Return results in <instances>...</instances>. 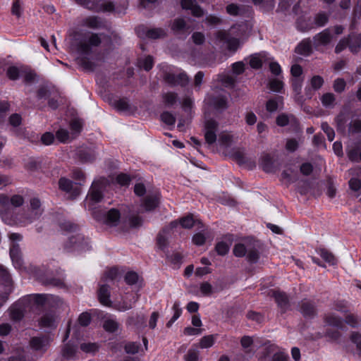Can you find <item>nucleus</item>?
Returning <instances> with one entry per match:
<instances>
[{
	"mask_svg": "<svg viewBox=\"0 0 361 361\" xmlns=\"http://www.w3.org/2000/svg\"><path fill=\"white\" fill-rule=\"evenodd\" d=\"M283 104V98L281 97H276L271 99L267 102V110L269 112L276 111Z\"/></svg>",
	"mask_w": 361,
	"mask_h": 361,
	"instance_id": "nucleus-29",
	"label": "nucleus"
},
{
	"mask_svg": "<svg viewBox=\"0 0 361 361\" xmlns=\"http://www.w3.org/2000/svg\"><path fill=\"white\" fill-rule=\"evenodd\" d=\"M218 123L213 119H208L204 123V138L208 145H212L216 141Z\"/></svg>",
	"mask_w": 361,
	"mask_h": 361,
	"instance_id": "nucleus-11",
	"label": "nucleus"
},
{
	"mask_svg": "<svg viewBox=\"0 0 361 361\" xmlns=\"http://www.w3.org/2000/svg\"><path fill=\"white\" fill-rule=\"evenodd\" d=\"M104 34L85 32L75 38V47L80 54H89L94 48L99 47L104 39Z\"/></svg>",
	"mask_w": 361,
	"mask_h": 361,
	"instance_id": "nucleus-1",
	"label": "nucleus"
},
{
	"mask_svg": "<svg viewBox=\"0 0 361 361\" xmlns=\"http://www.w3.org/2000/svg\"><path fill=\"white\" fill-rule=\"evenodd\" d=\"M232 142V135L228 132H222L219 135L220 145L228 146Z\"/></svg>",
	"mask_w": 361,
	"mask_h": 361,
	"instance_id": "nucleus-44",
	"label": "nucleus"
},
{
	"mask_svg": "<svg viewBox=\"0 0 361 361\" xmlns=\"http://www.w3.org/2000/svg\"><path fill=\"white\" fill-rule=\"evenodd\" d=\"M42 213L41 202L37 198H32L30 200V209L27 214H18L15 219V223L21 226H25L35 219H38Z\"/></svg>",
	"mask_w": 361,
	"mask_h": 361,
	"instance_id": "nucleus-4",
	"label": "nucleus"
},
{
	"mask_svg": "<svg viewBox=\"0 0 361 361\" xmlns=\"http://www.w3.org/2000/svg\"><path fill=\"white\" fill-rule=\"evenodd\" d=\"M98 348L95 343H82L80 345V349L85 353H95Z\"/></svg>",
	"mask_w": 361,
	"mask_h": 361,
	"instance_id": "nucleus-54",
	"label": "nucleus"
},
{
	"mask_svg": "<svg viewBox=\"0 0 361 361\" xmlns=\"http://www.w3.org/2000/svg\"><path fill=\"white\" fill-rule=\"evenodd\" d=\"M172 310L173 312V315L166 324V326L168 327H170L173 324V323L180 317V316L182 314V309L180 308V305L178 302H174L172 307Z\"/></svg>",
	"mask_w": 361,
	"mask_h": 361,
	"instance_id": "nucleus-33",
	"label": "nucleus"
},
{
	"mask_svg": "<svg viewBox=\"0 0 361 361\" xmlns=\"http://www.w3.org/2000/svg\"><path fill=\"white\" fill-rule=\"evenodd\" d=\"M297 53L302 55H308L312 51V44L310 39L302 41L296 47Z\"/></svg>",
	"mask_w": 361,
	"mask_h": 361,
	"instance_id": "nucleus-27",
	"label": "nucleus"
},
{
	"mask_svg": "<svg viewBox=\"0 0 361 361\" xmlns=\"http://www.w3.org/2000/svg\"><path fill=\"white\" fill-rule=\"evenodd\" d=\"M317 252L321 256V257L329 265H334L337 263V260L335 256L327 250L320 249Z\"/></svg>",
	"mask_w": 361,
	"mask_h": 361,
	"instance_id": "nucleus-30",
	"label": "nucleus"
},
{
	"mask_svg": "<svg viewBox=\"0 0 361 361\" xmlns=\"http://www.w3.org/2000/svg\"><path fill=\"white\" fill-rule=\"evenodd\" d=\"M23 198L22 196L15 195L9 198L5 195H0V213L1 218L4 220L5 214L10 209V207H20L23 204Z\"/></svg>",
	"mask_w": 361,
	"mask_h": 361,
	"instance_id": "nucleus-8",
	"label": "nucleus"
},
{
	"mask_svg": "<svg viewBox=\"0 0 361 361\" xmlns=\"http://www.w3.org/2000/svg\"><path fill=\"white\" fill-rule=\"evenodd\" d=\"M195 221L193 217L190 215L186 216L180 220V224L183 228H190L193 226Z\"/></svg>",
	"mask_w": 361,
	"mask_h": 361,
	"instance_id": "nucleus-55",
	"label": "nucleus"
},
{
	"mask_svg": "<svg viewBox=\"0 0 361 361\" xmlns=\"http://www.w3.org/2000/svg\"><path fill=\"white\" fill-rule=\"evenodd\" d=\"M147 37L151 39H159L166 36V31L161 28H152L147 31Z\"/></svg>",
	"mask_w": 361,
	"mask_h": 361,
	"instance_id": "nucleus-35",
	"label": "nucleus"
},
{
	"mask_svg": "<svg viewBox=\"0 0 361 361\" xmlns=\"http://www.w3.org/2000/svg\"><path fill=\"white\" fill-rule=\"evenodd\" d=\"M59 188L66 192H71L73 188V183L71 180L61 178L59 181Z\"/></svg>",
	"mask_w": 361,
	"mask_h": 361,
	"instance_id": "nucleus-42",
	"label": "nucleus"
},
{
	"mask_svg": "<svg viewBox=\"0 0 361 361\" xmlns=\"http://www.w3.org/2000/svg\"><path fill=\"white\" fill-rule=\"evenodd\" d=\"M181 6L185 10H190L195 17H201L204 14L203 10L197 4L195 0H182Z\"/></svg>",
	"mask_w": 361,
	"mask_h": 361,
	"instance_id": "nucleus-16",
	"label": "nucleus"
},
{
	"mask_svg": "<svg viewBox=\"0 0 361 361\" xmlns=\"http://www.w3.org/2000/svg\"><path fill=\"white\" fill-rule=\"evenodd\" d=\"M90 247L87 240L80 235H73L70 238L69 242L65 245V248L69 251L71 250H85Z\"/></svg>",
	"mask_w": 361,
	"mask_h": 361,
	"instance_id": "nucleus-10",
	"label": "nucleus"
},
{
	"mask_svg": "<svg viewBox=\"0 0 361 361\" xmlns=\"http://www.w3.org/2000/svg\"><path fill=\"white\" fill-rule=\"evenodd\" d=\"M261 165L266 172H271L273 169L272 157L269 154H265L262 157Z\"/></svg>",
	"mask_w": 361,
	"mask_h": 361,
	"instance_id": "nucleus-37",
	"label": "nucleus"
},
{
	"mask_svg": "<svg viewBox=\"0 0 361 361\" xmlns=\"http://www.w3.org/2000/svg\"><path fill=\"white\" fill-rule=\"evenodd\" d=\"M166 82L171 86H185L188 83L189 79L185 73L169 71L164 75Z\"/></svg>",
	"mask_w": 361,
	"mask_h": 361,
	"instance_id": "nucleus-9",
	"label": "nucleus"
},
{
	"mask_svg": "<svg viewBox=\"0 0 361 361\" xmlns=\"http://www.w3.org/2000/svg\"><path fill=\"white\" fill-rule=\"evenodd\" d=\"M255 243H250L249 249L246 255L247 259L251 263H256L259 258V252Z\"/></svg>",
	"mask_w": 361,
	"mask_h": 361,
	"instance_id": "nucleus-21",
	"label": "nucleus"
},
{
	"mask_svg": "<svg viewBox=\"0 0 361 361\" xmlns=\"http://www.w3.org/2000/svg\"><path fill=\"white\" fill-rule=\"evenodd\" d=\"M93 215L95 219L102 221L109 228H114L119 232L126 231L128 229L126 218L122 216L117 209L112 208L108 210L102 216H99L95 212Z\"/></svg>",
	"mask_w": 361,
	"mask_h": 361,
	"instance_id": "nucleus-2",
	"label": "nucleus"
},
{
	"mask_svg": "<svg viewBox=\"0 0 361 361\" xmlns=\"http://www.w3.org/2000/svg\"><path fill=\"white\" fill-rule=\"evenodd\" d=\"M81 25L92 29H97L102 27V23L100 18L97 16H88L82 19Z\"/></svg>",
	"mask_w": 361,
	"mask_h": 361,
	"instance_id": "nucleus-22",
	"label": "nucleus"
},
{
	"mask_svg": "<svg viewBox=\"0 0 361 361\" xmlns=\"http://www.w3.org/2000/svg\"><path fill=\"white\" fill-rule=\"evenodd\" d=\"M328 16L325 13H319L314 18V22L318 26H324L328 21Z\"/></svg>",
	"mask_w": 361,
	"mask_h": 361,
	"instance_id": "nucleus-61",
	"label": "nucleus"
},
{
	"mask_svg": "<svg viewBox=\"0 0 361 361\" xmlns=\"http://www.w3.org/2000/svg\"><path fill=\"white\" fill-rule=\"evenodd\" d=\"M50 342L51 339L48 336L34 337L30 341V346L35 350L45 351Z\"/></svg>",
	"mask_w": 361,
	"mask_h": 361,
	"instance_id": "nucleus-15",
	"label": "nucleus"
},
{
	"mask_svg": "<svg viewBox=\"0 0 361 361\" xmlns=\"http://www.w3.org/2000/svg\"><path fill=\"white\" fill-rule=\"evenodd\" d=\"M106 182L105 178H101L92 183L86 198V204L89 209H92L94 204L98 203L102 200V192Z\"/></svg>",
	"mask_w": 361,
	"mask_h": 361,
	"instance_id": "nucleus-7",
	"label": "nucleus"
},
{
	"mask_svg": "<svg viewBox=\"0 0 361 361\" xmlns=\"http://www.w3.org/2000/svg\"><path fill=\"white\" fill-rule=\"evenodd\" d=\"M332 36L329 29H325L322 32L317 34L313 39L316 47L324 46L328 44L331 40Z\"/></svg>",
	"mask_w": 361,
	"mask_h": 361,
	"instance_id": "nucleus-18",
	"label": "nucleus"
},
{
	"mask_svg": "<svg viewBox=\"0 0 361 361\" xmlns=\"http://www.w3.org/2000/svg\"><path fill=\"white\" fill-rule=\"evenodd\" d=\"M95 8L93 11H103V12H111L114 9V5L111 1H104L101 4H97L95 6Z\"/></svg>",
	"mask_w": 361,
	"mask_h": 361,
	"instance_id": "nucleus-41",
	"label": "nucleus"
},
{
	"mask_svg": "<svg viewBox=\"0 0 361 361\" xmlns=\"http://www.w3.org/2000/svg\"><path fill=\"white\" fill-rule=\"evenodd\" d=\"M250 242L245 243H238L233 247V254L235 257H242L247 255Z\"/></svg>",
	"mask_w": 361,
	"mask_h": 361,
	"instance_id": "nucleus-28",
	"label": "nucleus"
},
{
	"mask_svg": "<svg viewBox=\"0 0 361 361\" xmlns=\"http://www.w3.org/2000/svg\"><path fill=\"white\" fill-rule=\"evenodd\" d=\"M56 137L61 142H66L70 139L68 131L63 128L57 130Z\"/></svg>",
	"mask_w": 361,
	"mask_h": 361,
	"instance_id": "nucleus-52",
	"label": "nucleus"
},
{
	"mask_svg": "<svg viewBox=\"0 0 361 361\" xmlns=\"http://www.w3.org/2000/svg\"><path fill=\"white\" fill-rule=\"evenodd\" d=\"M124 349L128 354H135L139 351L140 344L135 342H129L125 345Z\"/></svg>",
	"mask_w": 361,
	"mask_h": 361,
	"instance_id": "nucleus-49",
	"label": "nucleus"
},
{
	"mask_svg": "<svg viewBox=\"0 0 361 361\" xmlns=\"http://www.w3.org/2000/svg\"><path fill=\"white\" fill-rule=\"evenodd\" d=\"M264 60V56L262 54H255L250 56V65L253 68H259Z\"/></svg>",
	"mask_w": 361,
	"mask_h": 361,
	"instance_id": "nucleus-32",
	"label": "nucleus"
},
{
	"mask_svg": "<svg viewBox=\"0 0 361 361\" xmlns=\"http://www.w3.org/2000/svg\"><path fill=\"white\" fill-rule=\"evenodd\" d=\"M273 296L274 297L278 306L282 310L284 311L288 308L289 305L288 298L284 293L280 291H274Z\"/></svg>",
	"mask_w": 361,
	"mask_h": 361,
	"instance_id": "nucleus-23",
	"label": "nucleus"
},
{
	"mask_svg": "<svg viewBox=\"0 0 361 361\" xmlns=\"http://www.w3.org/2000/svg\"><path fill=\"white\" fill-rule=\"evenodd\" d=\"M226 9L229 15L234 16H238L241 11V8L235 4H228Z\"/></svg>",
	"mask_w": 361,
	"mask_h": 361,
	"instance_id": "nucleus-58",
	"label": "nucleus"
},
{
	"mask_svg": "<svg viewBox=\"0 0 361 361\" xmlns=\"http://www.w3.org/2000/svg\"><path fill=\"white\" fill-rule=\"evenodd\" d=\"M184 359L185 361H198L199 350L193 348L189 349L187 354L184 356Z\"/></svg>",
	"mask_w": 361,
	"mask_h": 361,
	"instance_id": "nucleus-45",
	"label": "nucleus"
},
{
	"mask_svg": "<svg viewBox=\"0 0 361 361\" xmlns=\"http://www.w3.org/2000/svg\"><path fill=\"white\" fill-rule=\"evenodd\" d=\"M158 195H147L142 206L145 211L153 210L158 204Z\"/></svg>",
	"mask_w": 361,
	"mask_h": 361,
	"instance_id": "nucleus-24",
	"label": "nucleus"
},
{
	"mask_svg": "<svg viewBox=\"0 0 361 361\" xmlns=\"http://www.w3.org/2000/svg\"><path fill=\"white\" fill-rule=\"evenodd\" d=\"M348 40L350 51L357 52L361 47V36L360 35H350Z\"/></svg>",
	"mask_w": 361,
	"mask_h": 361,
	"instance_id": "nucleus-26",
	"label": "nucleus"
},
{
	"mask_svg": "<svg viewBox=\"0 0 361 361\" xmlns=\"http://www.w3.org/2000/svg\"><path fill=\"white\" fill-rule=\"evenodd\" d=\"M361 149L360 146L355 145L347 150V155L352 161H359V157Z\"/></svg>",
	"mask_w": 361,
	"mask_h": 361,
	"instance_id": "nucleus-36",
	"label": "nucleus"
},
{
	"mask_svg": "<svg viewBox=\"0 0 361 361\" xmlns=\"http://www.w3.org/2000/svg\"><path fill=\"white\" fill-rule=\"evenodd\" d=\"M109 287L106 285L101 286L98 292L99 302L104 306H111V302L109 299Z\"/></svg>",
	"mask_w": 361,
	"mask_h": 361,
	"instance_id": "nucleus-19",
	"label": "nucleus"
},
{
	"mask_svg": "<svg viewBox=\"0 0 361 361\" xmlns=\"http://www.w3.org/2000/svg\"><path fill=\"white\" fill-rule=\"evenodd\" d=\"M76 352V346L67 343L63 349V356L67 359L74 356Z\"/></svg>",
	"mask_w": 361,
	"mask_h": 361,
	"instance_id": "nucleus-43",
	"label": "nucleus"
},
{
	"mask_svg": "<svg viewBox=\"0 0 361 361\" xmlns=\"http://www.w3.org/2000/svg\"><path fill=\"white\" fill-rule=\"evenodd\" d=\"M322 129L326 134L329 141H333L335 137V133L332 128H331L327 123H322Z\"/></svg>",
	"mask_w": 361,
	"mask_h": 361,
	"instance_id": "nucleus-56",
	"label": "nucleus"
},
{
	"mask_svg": "<svg viewBox=\"0 0 361 361\" xmlns=\"http://www.w3.org/2000/svg\"><path fill=\"white\" fill-rule=\"evenodd\" d=\"M334 101L335 97L332 93H326L322 97V104L326 107L331 106Z\"/></svg>",
	"mask_w": 361,
	"mask_h": 361,
	"instance_id": "nucleus-51",
	"label": "nucleus"
},
{
	"mask_svg": "<svg viewBox=\"0 0 361 361\" xmlns=\"http://www.w3.org/2000/svg\"><path fill=\"white\" fill-rule=\"evenodd\" d=\"M324 322L329 326H334L340 329H343V319L333 313H329L325 316Z\"/></svg>",
	"mask_w": 361,
	"mask_h": 361,
	"instance_id": "nucleus-20",
	"label": "nucleus"
},
{
	"mask_svg": "<svg viewBox=\"0 0 361 361\" xmlns=\"http://www.w3.org/2000/svg\"><path fill=\"white\" fill-rule=\"evenodd\" d=\"M325 336L332 341H338L341 336V334L338 330L327 329Z\"/></svg>",
	"mask_w": 361,
	"mask_h": 361,
	"instance_id": "nucleus-63",
	"label": "nucleus"
},
{
	"mask_svg": "<svg viewBox=\"0 0 361 361\" xmlns=\"http://www.w3.org/2000/svg\"><path fill=\"white\" fill-rule=\"evenodd\" d=\"M138 65L140 68H144L145 71L152 69L154 65V60L151 56H147L140 59L138 61Z\"/></svg>",
	"mask_w": 361,
	"mask_h": 361,
	"instance_id": "nucleus-38",
	"label": "nucleus"
},
{
	"mask_svg": "<svg viewBox=\"0 0 361 361\" xmlns=\"http://www.w3.org/2000/svg\"><path fill=\"white\" fill-rule=\"evenodd\" d=\"M271 361H289L288 354L283 351H279L274 354Z\"/></svg>",
	"mask_w": 361,
	"mask_h": 361,
	"instance_id": "nucleus-64",
	"label": "nucleus"
},
{
	"mask_svg": "<svg viewBox=\"0 0 361 361\" xmlns=\"http://www.w3.org/2000/svg\"><path fill=\"white\" fill-rule=\"evenodd\" d=\"M23 301H26L27 305L32 303L37 305H49L56 308L60 307L63 304V302L59 297L45 294L30 295L23 298Z\"/></svg>",
	"mask_w": 361,
	"mask_h": 361,
	"instance_id": "nucleus-5",
	"label": "nucleus"
},
{
	"mask_svg": "<svg viewBox=\"0 0 361 361\" xmlns=\"http://www.w3.org/2000/svg\"><path fill=\"white\" fill-rule=\"evenodd\" d=\"M186 25L185 22L182 18L176 19L172 25V30L175 32H180L185 29Z\"/></svg>",
	"mask_w": 361,
	"mask_h": 361,
	"instance_id": "nucleus-59",
	"label": "nucleus"
},
{
	"mask_svg": "<svg viewBox=\"0 0 361 361\" xmlns=\"http://www.w3.org/2000/svg\"><path fill=\"white\" fill-rule=\"evenodd\" d=\"M253 4L264 11L271 10L274 7V0H252Z\"/></svg>",
	"mask_w": 361,
	"mask_h": 361,
	"instance_id": "nucleus-31",
	"label": "nucleus"
},
{
	"mask_svg": "<svg viewBox=\"0 0 361 361\" xmlns=\"http://www.w3.org/2000/svg\"><path fill=\"white\" fill-rule=\"evenodd\" d=\"M60 227L62 230L66 231H75L78 229V226L70 221L64 220L60 223Z\"/></svg>",
	"mask_w": 361,
	"mask_h": 361,
	"instance_id": "nucleus-53",
	"label": "nucleus"
},
{
	"mask_svg": "<svg viewBox=\"0 0 361 361\" xmlns=\"http://www.w3.org/2000/svg\"><path fill=\"white\" fill-rule=\"evenodd\" d=\"M10 243V257L14 267L20 269L23 267V260L21 258V252L19 242L23 239V236L17 233L8 234Z\"/></svg>",
	"mask_w": 361,
	"mask_h": 361,
	"instance_id": "nucleus-6",
	"label": "nucleus"
},
{
	"mask_svg": "<svg viewBox=\"0 0 361 361\" xmlns=\"http://www.w3.org/2000/svg\"><path fill=\"white\" fill-rule=\"evenodd\" d=\"M206 101L210 106L217 111H222L227 108L226 98L224 96L208 97Z\"/></svg>",
	"mask_w": 361,
	"mask_h": 361,
	"instance_id": "nucleus-17",
	"label": "nucleus"
},
{
	"mask_svg": "<svg viewBox=\"0 0 361 361\" xmlns=\"http://www.w3.org/2000/svg\"><path fill=\"white\" fill-rule=\"evenodd\" d=\"M164 103L168 106L173 105L177 101V94L173 92H167L163 95Z\"/></svg>",
	"mask_w": 361,
	"mask_h": 361,
	"instance_id": "nucleus-47",
	"label": "nucleus"
},
{
	"mask_svg": "<svg viewBox=\"0 0 361 361\" xmlns=\"http://www.w3.org/2000/svg\"><path fill=\"white\" fill-rule=\"evenodd\" d=\"M138 298L137 295H132L130 298L126 297L122 301H116L114 303V308L120 312H125L133 308Z\"/></svg>",
	"mask_w": 361,
	"mask_h": 361,
	"instance_id": "nucleus-13",
	"label": "nucleus"
},
{
	"mask_svg": "<svg viewBox=\"0 0 361 361\" xmlns=\"http://www.w3.org/2000/svg\"><path fill=\"white\" fill-rule=\"evenodd\" d=\"M161 118L164 123L169 126H173L176 122V118L174 116L168 111L164 112L161 115Z\"/></svg>",
	"mask_w": 361,
	"mask_h": 361,
	"instance_id": "nucleus-50",
	"label": "nucleus"
},
{
	"mask_svg": "<svg viewBox=\"0 0 361 361\" xmlns=\"http://www.w3.org/2000/svg\"><path fill=\"white\" fill-rule=\"evenodd\" d=\"M215 341V337L213 335H208L202 337L200 341L199 345L201 348H209L212 347Z\"/></svg>",
	"mask_w": 361,
	"mask_h": 361,
	"instance_id": "nucleus-40",
	"label": "nucleus"
},
{
	"mask_svg": "<svg viewBox=\"0 0 361 361\" xmlns=\"http://www.w3.org/2000/svg\"><path fill=\"white\" fill-rule=\"evenodd\" d=\"M216 251L220 255H225L229 250V246L226 243L219 242L216 245Z\"/></svg>",
	"mask_w": 361,
	"mask_h": 361,
	"instance_id": "nucleus-62",
	"label": "nucleus"
},
{
	"mask_svg": "<svg viewBox=\"0 0 361 361\" xmlns=\"http://www.w3.org/2000/svg\"><path fill=\"white\" fill-rule=\"evenodd\" d=\"M323 83V78L319 75H315L312 77L310 80L311 87L314 90L319 89L322 86Z\"/></svg>",
	"mask_w": 361,
	"mask_h": 361,
	"instance_id": "nucleus-57",
	"label": "nucleus"
},
{
	"mask_svg": "<svg viewBox=\"0 0 361 361\" xmlns=\"http://www.w3.org/2000/svg\"><path fill=\"white\" fill-rule=\"evenodd\" d=\"M118 323L112 318L106 319L103 324L104 329L109 332H114L118 328Z\"/></svg>",
	"mask_w": 361,
	"mask_h": 361,
	"instance_id": "nucleus-39",
	"label": "nucleus"
},
{
	"mask_svg": "<svg viewBox=\"0 0 361 361\" xmlns=\"http://www.w3.org/2000/svg\"><path fill=\"white\" fill-rule=\"evenodd\" d=\"M350 339L356 345L358 353L361 356V334L353 332L350 336Z\"/></svg>",
	"mask_w": 361,
	"mask_h": 361,
	"instance_id": "nucleus-60",
	"label": "nucleus"
},
{
	"mask_svg": "<svg viewBox=\"0 0 361 361\" xmlns=\"http://www.w3.org/2000/svg\"><path fill=\"white\" fill-rule=\"evenodd\" d=\"M125 281L129 285L135 284L139 281V276L136 272L128 271L126 274Z\"/></svg>",
	"mask_w": 361,
	"mask_h": 361,
	"instance_id": "nucleus-48",
	"label": "nucleus"
},
{
	"mask_svg": "<svg viewBox=\"0 0 361 361\" xmlns=\"http://www.w3.org/2000/svg\"><path fill=\"white\" fill-rule=\"evenodd\" d=\"M241 35V30L239 25L233 26L228 31L220 30L216 34V39L220 43L226 45L228 50L235 51L240 45L238 37Z\"/></svg>",
	"mask_w": 361,
	"mask_h": 361,
	"instance_id": "nucleus-3",
	"label": "nucleus"
},
{
	"mask_svg": "<svg viewBox=\"0 0 361 361\" xmlns=\"http://www.w3.org/2000/svg\"><path fill=\"white\" fill-rule=\"evenodd\" d=\"M269 89L276 92H281L283 88V82L280 78H272L269 82Z\"/></svg>",
	"mask_w": 361,
	"mask_h": 361,
	"instance_id": "nucleus-34",
	"label": "nucleus"
},
{
	"mask_svg": "<svg viewBox=\"0 0 361 361\" xmlns=\"http://www.w3.org/2000/svg\"><path fill=\"white\" fill-rule=\"evenodd\" d=\"M300 312L305 317H312L316 310L312 302L305 300L301 302Z\"/></svg>",
	"mask_w": 361,
	"mask_h": 361,
	"instance_id": "nucleus-25",
	"label": "nucleus"
},
{
	"mask_svg": "<svg viewBox=\"0 0 361 361\" xmlns=\"http://www.w3.org/2000/svg\"><path fill=\"white\" fill-rule=\"evenodd\" d=\"M59 323V317L53 311L44 312L39 319V324L44 329H56Z\"/></svg>",
	"mask_w": 361,
	"mask_h": 361,
	"instance_id": "nucleus-12",
	"label": "nucleus"
},
{
	"mask_svg": "<svg viewBox=\"0 0 361 361\" xmlns=\"http://www.w3.org/2000/svg\"><path fill=\"white\" fill-rule=\"evenodd\" d=\"M294 120L295 118L293 116L281 114L276 118V123L280 126H285Z\"/></svg>",
	"mask_w": 361,
	"mask_h": 361,
	"instance_id": "nucleus-46",
	"label": "nucleus"
},
{
	"mask_svg": "<svg viewBox=\"0 0 361 361\" xmlns=\"http://www.w3.org/2000/svg\"><path fill=\"white\" fill-rule=\"evenodd\" d=\"M27 305L26 301H23V298L16 302L10 309V315L13 320H20L23 318L25 306Z\"/></svg>",
	"mask_w": 361,
	"mask_h": 361,
	"instance_id": "nucleus-14",
	"label": "nucleus"
}]
</instances>
